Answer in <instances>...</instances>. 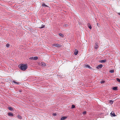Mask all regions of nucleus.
Returning a JSON list of instances; mask_svg holds the SVG:
<instances>
[{"instance_id":"f257e3e1","label":"nucleus","mask_w":120,"mask_h":120,"mask_svg":"<svg viewBox=\"0 0 120 120\" xmlns=\"http://www.w3.org/2000/svg\"><path fill=\"white\" fill-rule=\"evenodd\" d=\"M19 67L20 69L23 71H24L28 67L27 64H21L19 65Z\"/></svg>"},{"instance_id":"f03ea898","label":"nucleus","mask_w":120,"mask_h":120,"mask_svg":"<svg viewBox=\"0 0 120 120\" xmlns=\"http://www.w3.org/2000/svg\"><path fill=\"white\" fill-rule=\"evenodd\" d=\"M53 46H56L57 47H60L62 46L61 45L58 44H54L52 45Z\"/></svg>"},{"instance_id":"7ed1b4c3","label":"nucleus","mask_w":120,"mask_h":120,"mask_svg":"<svg viewBox=\"0 0 120 120\" xmlns=\"http://www.w3.org/2000/svg\"><path fill=\"white\" fill-rule=\"evenodd\" d=\"M38 57H30L29 59L30 60H36L38 59Z\"/></svg>"},{"instance_id":"20e7f679","label":"nucleus","mask_w":120,"mask_h":120,"mask_svg":"<svg viewBox=\"0 0 120 120\" xmlns=\"http://www.w3.org/2000/svg\"><path fill=\"white\" fill-rule=\"evenodd\" d=\"M102 66H103L102 64H100L98 66L96 67V68L98 69H101L102 68Z\"/></svg>"},{"instance_id":"39448f33","label":"nucleus","mask_w":120,"mask_h":120,"mask_svg":"<svg viewBox=\"0 0 120 120\" xmlns=\"http://www.w3.org/2000/svg\"><path fill=\"white\" fill-rule=\"evenodd\" d=\"M110 115L111 116H116V115H115L114 112L113 111H112L110 113Z\"/></svg>"},{"instance_id":"423d86ee","label":"nucleus","mask_w":120,"mask_h":120,"mask_svg":"<svg viewBox=\"0 0 120 120\" xmlns=\"http://www.w3.org/2000/svg\"><path fill=\"white\" fill-rule=\"evenodd\" d=\"M8 115L10 116H13V114L11 112H9L8 113Z\"/></svg>"},{"instance_id":"0eeeda50","label":"nucleus","mask_w":120,"mask_h":120,"mask_svg":"<svg viewBox=\"0 0 120 120\" xmlns=\"http://www.w3.org/2000/svg\"><path fill=\"white\" fill-rule=\"evenodd\" d=\"M67 118V117L66 116H63L62 117L61 119L60 120H64L66 119Z\"/></svg>"},{"instance_id":"6e6552de","label":"nucleus","mask_w":120,"mask_h":120,"mask_svg":"<svg viewBox=\"0 0 120 120\" xmlns=\"http://www.w3.org/2000/svg\"><path fill=\"white\" fill-rule=\"evenodd\" d=\"M78 51L77 50H75L74 54L75 55H77L78 53Z\"/></svg>"},{"instance_id":"1a4fd4ad","label":"nucleus","mask_w":120,"mask_h":120,"mask_svg":"<svg viewBox=\"0 0 120 120\" xmlns=\"http://www.w3.org/2000/svg\"><path fill=\"white\" fill-rule=\"evenodd\" d=\"M84 67L86 68H88L90 69L92 68L89 65H85L84 66Z\"/></svg>"},{"instance_id":"9d476101","label":"nucleus","mask_w":120,"mask_h":120,"mask_svg":"<svg viewBox=\"0 0 120 120\" xmlns=\"http://www.w3.org/2000/svg\"><path fill=\"white\" fill-rule=\"evenodd\" d=\"M106 61V60H101L99 61V62L101 63H105Z\"/></svg>"},{"instance_id":"9b49d317","label":"nucleus","mask_w":120,"mask_h":120,"mask_svg":"<svg viewBox=\"0 0 120 120\" xmlns=\"http://www.w3.org/2000/svg\"><path fill=\"white\" fill-rule=\"evenodd\" d=\"M88 26L89 27V28L90 29H92V27L91 26V25H90V23H88Z\"/></svg>"},{"instance_id":"f8f14e48","label":"nucleus","mask_w":120,"mask_h":120,"mask_svg":"<svg viewBox=\"0 0 120 120\" xmlns=\"http://www.w3.org/2000/svg\"><path fill=\"white\" fill-rule=\"evenodd\" d=\"M41 65L43 67L45 66H46V64L45 63L43 62H41Z\"/></svg>"},{"instance_id":"ddd939ff","label":"nucleus","mask_w":120,"mask_h":120,"mask_svg":"<svg viewBox=\"0 0 120 120\" xmlns=\"http://www.w3.org/2000/svg\"><path fill=\"white\" fill-rule=\"evenodd\" d=\"M112 89L113 90H117V87H114L112 88Z\"/></svg>"},{"instance_id":"4468645a","label":"nucleus","mask_w":120,"mask_h":120,"mask_svg":"<svg viewBox=\"0 0 120 120\" xmlns=\"http://www.w3.org/2000/svg\"><path fill=\"white\" fill-rule=\"evenodd\" d=\"M8 109L11 111H12L13 110L12 108L10 107H8Z\"/></svg>"},{"instance_id":"2eb2a0df","label":"nucleus","mask_w":120,"mask_h":120,"mask_svg":"<svg viewBox=\"0 0 120 120\" xmlns=\"http://www.w3.org/2000/svg\"><path fill=\"white\" fill-rule=\"evenodd\" d=\"M13 82L16 84H19V82H17L15 81H13Z\"/></svg>"},{"instance_id":"dca6fc26","label":"nucleus","mask_w":120,"mask_h":120,"mask_svg":"<svg viewBox=\"0 0 120 120\" xmlns=\"http://www.w3.org/2000/svg\"><path fill=\"white\" fill-rule=\"evenodd\" d=\"M17 117L19 119H21L22 118V116L20 115H18L17 116Z\"/></svg>"},{"instance_id":"f3484780","label":"nucleus","mask_w":120,"mask_h":120,"mask_svg":"<svg viewBox=\"0 0 120 120\" xmlns=\"http://www.w3.org/2000/svg\"><path fill=\"white\" fill-rule=\"evenodd\" d=\"M99 47L98 45H95L94 46V48L95 49L98 48Z\"/></svg>"},{"instance_id":"a211bd4d","label":"nucleus","mask_w":120,"mask_h":120,"mask_svg":"<svg viewBox=\"0 0 120 120\" xmlns=\"http://www.w3.org/2000/svg\"><path fill=\"white\" fill-rule=\"evenodd\" d=\"M109 72L111 73H113L114 72V70H111L109 71Z\"/></svg>"},{"instance_id":"6ab92c4d","label":"nucleus","mask_w":120,"mask_h":120,"mask_svg":"<svg viewBox=\"0 0 120 120\" xmlns=\"http://www.w3.org/2000/svg\"><path fill=\"white\" fill-rule=\"evenodd\" d=\"M42 6H45V7H48V6L47 5H46L45 4H42Z\"/></svg>"},{"instance_id":"aec40b11","label":"nucleus","mask_w":120,"mask_h":120,"mask_svg":"<svg viewBox=\"0 0 120 120\" xmlns=\"http://www.w3.org/2000/svg\"><path fill=\"white\" fill-rule=\"evenodd\" d=\"M59 35H60V36L62 37H63L64 36V35L63 34H61V33L59 34Z\"/></svg>"},{"instance_id":"412c9836","label":"nucleus","mask_w":120,"mask_h":120,"mask_svg":"<svg viewBox=\"0 0 120 120\" xmlns=\"http://www.w3.org/2000/svg\"><path fill=\"white\" fill-rule=\"evenodd\" d=\"M44 25H41V27H39V28L41 29L42 28L44 27Z\"/></svg>"},{"instance_id":"4be33fe9","label":"nucleus","mask_w":120,"mask_h":120,"mask_svg":"<svg viewBox=\"0 0 120 120\" xmlns=\"http://www.w3.org/2000/svg\"><path fill=\"white\" fill-rule=\"evenodd\" d=\"M109 102H110V104H112L113 103V101L112 100H110L109 101Z\"/></svg>"},{"instance_id":"5701e85b","label":"nucleus","mask_w":120,"mask_h":120,"mask_svg":"<svg viewBox=\"0 0 120 120\" xmlns=\"http://www.w3.org/2000/svg\"><path fill=\"white\" fill-rule=\"evenodd\" d=\"M116 80L119 82H120V79L118 78H117L116 79Z\"/></svg>"},{"instance_id":"b1692460","label":"nucleus","mask_w":120,"mask_h":120,"mask_svg":"<svg viewBox=\"0 0 120 120\" xmlns=\"http://www.w3.org/2000/svg\"><path fill=\"white\" fill-rule=\"evenodd\" d=\"M105 81H102L100 82V83H105Z\"/></svg>"},{"instance_id":"393cba45","label":"nucleus","mask_w":120,"mask_h":120,"mask_svg":"<svg viewBox=\"0 0 120 120\" xmlns=\"http://www.w3.org/2000/svg\"><path fill=\"white\" fill-rule=\"evenodd\" d=\"M75 107V106L74 105H72L71 107V109H73Z\"/></svg>"},{"instance_id":"a878e982","label":"nucleus","mask_w":120,"mask_h":120,"mask_svg":"<svg viewBox=\"0 0 120 120\" xmlns=\"http://www.w3.org/2000/svg\"><path fill=\"white\" fill-rule=\"evenodd\" d=\"M6 46L7 47H8L9 46V44L8 43L6 45Z\"/></svg>"},{"instance_id":"bb28decb","label":"nucleus","mask_w":120,"mask_h":120,"mask_svg":"<svg viewBox=\"0 0 120 120\" xmlns=\"http://www.w3.org/2000/svg\"><path fill=\"white\" fill-rule=\"evenodd\" d=\"M97 26H98V27H100V24L99 23H97Z\"/></svg>"},{"instance_id":"cd10ccee","label":"nucleus","mask_w":120,"mask_h":120,"mask_svg":"<svg viewBox=\"0 0 120 120\" xmlns=\"http://www.w3.org/2000/svg\"><path fill=\"white\" fill-rule=\"evenodd\" d=\"M52 115L53 116H56V113H53L52 114Z\"/></svg>"},{"instance_id":"c85d7f7f","label":"nucleus","mask_w":120,"mask_h":120,"mask_svg":"<svg viewBox=\"0 0 120 120\" xmlns=\"http://www.w3.org/2000/svg\"><path fill=\"white\" fill-rule=\"evenodd\" d=\"M86 111H84V112H83V114H86Z\"/></svg>"},{"instance_id":"c756f323","label":"nucleus","mask_w":120,"mask_h":120,"mask_svg":"<svg viewBox=\"0 0 120 120\" xmlns=\"http://www.w3.org/2000/svg\"><path fill=\"white\" fill-rule=\"evenodd\" d=\"M95 45H98V43L97 42H96L95 44Z\"/></svg>"},{"instance_id":"7c9ffc66","label":"nucleus","mask_w":120,"mask_h":120,"mask_svg":"<svg viewBox=\"0 0 120 120\" xmlns=\"http://www.w3.org/2000/svg\"><path fill=\"white\" fill-rule=\"evenodd\" d=\"M68 25L67 24H65V25H64V26H68Z\"/></svg>"},{"instance_id":"2f4dec72","label":"nucleus","mask_w":120,"mask_h":120,"mask_svg":"<svg viewBox=\"0 0 120 120\" xmlns=\"http://www.w3.org/2000/svg\"><path fill=\"white\" fill-rule=\"evenodd\" d=\"M19 92H21V90H19Z\"/></svg>"},{"instance_id":"473e14b6","label":"nucleus","mask_w":120,"mask_h":120,"mask_svg":"<svg viewBox=\"0 0 120 120\" xmlns=\"http://www.w3.org/2000/svg\"><path fill=\"white\" fill-rule=\"evenodd\" d=\"M119 14L120 15V13H119Z\"/></svg>"}]
</instances>
